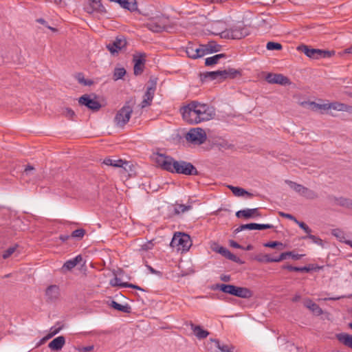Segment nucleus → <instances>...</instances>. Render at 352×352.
I'll use <instances>...</instances> for the list:
<instances>
[{
	"label": "nucleus",
	"mask_w": 352,
	"mask_h": 352,
	"mask_svg": "<svg viewBox=\"0 0 352 352\" xmlns=\"http://www.w3.org/2000/svg\"><path fill=\"white\" fill-rule=\"evenodd\" d=\"M180 112L184 120L190 124L208 121L215 116V111L212 107L195 100L182 107Z\"/></svg>",
	"instance_id": "1"
},
{
	"label": "nucleus",
	"mask_w": 352,
	"mask_h": 352,
	"mask_svg": "<svg viewBox=\"0 0 352 352\" xmlns=\"http://www.w3.org/2000/svg\"><path fill=\"white\" fill-rule=\"evenodd\" d=\"M155 162L162 169L172 173L185 175L199 174L196 167L192 163L184 160L177 161L165 154L157 153Z\"/></svg>",
	"instance_id": "2"
},
{
	"label": "nucleus",
	"mask_w": 352,
	"mask_h": 352,
	"mask_svg": "<svg viewBox=\"0 0 352 352\" xmlns=\"http://www.w3.org/2000/svg\"><path fill=\"white\" fill-rule=\"evenodd\" d=\"M240 72L233 68L228 69L217 70L214 72H207L200 74L201 80L205 82L207 80H217L222 81L227 78H234Z\"/></svg>",
	"instance_id": "3"
},
{
	"label": "nucleus",
	"mask_w": 352,
	"mask_h": 352,
	"mask_svg": "<svg viewBox=\"0 0 352 352\" xmlns=\"http://www.w3.org/2000/svg\"><path fill=\"white\" fill-rule=\"evenodd\" d=\"M185 140L187 143L193 146H199L205 143L207 134L205 130L200 127L191 128L186 134Z\"/></svg>",
	"instance_id": "4"
},
{
	"label": "nucleus",
	"mask_w": 352,
	"mask_h": 352,
	"mask_svg": "<svg viewBox=\"0 0 352 352\" xmlns=\"http://www.w3.org/2000/svg\"><path fill=\"white\" fill-rule=\"evenodd\" d=\"M250 34L248 28L244 25H236L221 33V37L231 39H241Z\"/></svg>",
	"instance_id": "5"
},
{
	"label": "nucleus",
	"mask_w": 352,
	"mask_h": 352,
	"mask_svg": "<svg viewBox=\"0 0 352 352\" xmlns=\"http://www.w3.org/2000/svg\"><path fill=\"white\" fill-rule=\"evenodd\" d=\"M297 50L303 52L307 56L315 59L331 57L335 53L333 51L310 48L306 45H299Z\"/></svg>",
	"instance_id": "6"
},
{
	"label": "nucleus",
	"mask_w": 352,
	"mask_h": 352,
	"mask_svg": "<svg viewBox=\"0 0 352 352\" xmlns=\"http://www.w3.org/2000/svg\"><path fill=\"white\" fill-rule=\"evenodd\" d=\"M157 80V78L153 76L150 78L146 86V90L143 96V100L140 104L141 108L143 109L151 105L156 91Z\"/></svg>",
	"instance_id": "7"
},
{
	"label": "nucleus",
	"mask_w": 352,
	"mask_h": 352,
	"mask_svg": "<svg viewBox=\"0 0 352 352\" xmlns=\"http://www.w3.org/2000/svg\"><path fill=\"white\" fill-rule=\"evenodd\" d=\"M170 245L177 247L178 250L187 251L192 245V241L188 234L179 232L173 237Z\"/></svg>",
	"instance_id": "8"
},
{
	"label": "nucleus",
	"mask_w": 352,
	"mask_h": 352,
	"mask_svg": "<svg viewBox=\"0 0 352 352\" xmlns=\"http://www.w3.org/2000/svg\"><path fill=\"white\" fill-rule=\"evenodd\" d=\"M133 112L132 107L126 102L116 113L114 122L117 126L123 127L129 120Z\"/></svg>",
	"instance_id": "9"
},
{
	"label": "nucleus",
	"mask_w": 352,
	"mask_h": 352,
	"mask_svg": "<svg viewBox=\"0 0 352 352\" xmlns=\"http://www.w3.org/2000/svg\"><path fill=\"white\" fill-rule=\"evenodd\" d=\"M78 102L80 104L84 105L94 111H97L101 108L100 103L96 99L91 98L88 94H85L80 97Z\"/></svg>",
	"instance_id": "10"
},
{
	"label": "nucleus",
	"mask_w": 352,
	"mask_h": 352,
	"mask_svg": "<svg viewBox=\"0 0 352 352\" xmlns=\"http://www.w3.org/2000/svg\"><path fill=\"white\" fill-rule=\"evenodd\" d=\"M126 41L124 36H117L114 41L107 45V48L112 54L118 53L126 45Z\"/></svg>",
	"instance_id": "11"
},
{
	"label": "nucleus",
	"mask_w": 352,
	"mask_h": 352,
	"mask_svg": "<svg viewBox=\"0 0 352 352\" xmlns=\"http://www.w3.org/2000/svg\"><path fill=\"white\" fill-rule=\"evenodd\" d=\"M265 80L270 84H278L280 85L291 84L290 80L287 76L280 74L269 73L267 74Z\"/></svg>",
	"instance_id": "12"
},
{
	"label": "nucleus",
	"mask_w": 352,
	"mask_h": 352,
	"mask_svg": "<svg viewBox=\"0 0 352 352\" xmlns=\"http://www.w3.org/2000/svg\"><path fill=\"white\" fill-rule=\"evenodd\" d=\"M45 300L47 302H54L60 296V289L56 285H51L45 289Z\"/></svg>",
	"instance_id": "13"
},
{
	"label": "nucleus",
	"mask_w": 352,
	"mask_h": 352,
	"mask_svg": "<svg viewBox=\"0 0 352 352\" xmlns=\"http://www.w3.org/2000/svg\"><path fill=\"white\" fill-rule=\"evenodd\" d=\"M274 226L272 224H259L256 223H250L248 224L241 225L239 227L236 228L234 231L235 234L241 232L244 230H265L273 228Z\"/></svg>",
	"instance_id": "14"
},
{
	"label": "nucleus",
	"mask_w": 352,
	"mask_h": 352,
	"mask_svg": "<svg viewBox=\"0 0 352 352\" xmlns=\"http://www.w3.org/2000/svg\"><path fill=\"white\" fill-rule=\"evenodd\" d=\"M145 57V54H140L138 56H133V72L135 76L140 75L144 72L146 62Z\"/></svg>",
	"instance_id": "15"
},
{
	"label": "nucleus",
	"mask_w": 352,
	"mask_h": 352,
	"mask_svg": "<svg viewBox=\"0 0 352 352\" xmlns=\"http://www.w3.org/2000/svg\"><path fill=\"white\" fill-rule=\"evenodd\" d=\"M261 216V214L259 212L258 208H247L239 210L236 212V217L237 218H244L246 219Z\"/></svg>",
	"instance_id": "16"
},
{
	"label": "nucleus",
	"mask_w": 352,
	"mask_h": 352,
	"mask_svg": "<svg viewBox=\"0 0 352 352\" xmlns=\"http://www.w3.org/2000/svg\"><path fill=\"white\" fill-rule=\"evenodd\" d=\"M103 164L107 166H111L116 168H123L126 170V166H129V162L121 159H111L105 158L103 161Z\"/></svg>",
	"instance_id": "17"
},
{
	"label": "nucleus",
	"mask_w": 352,
	"mask_h": 352,
	"mask_svg": "<svg viewBox=\"0 0 352 352\" xmlns=\"http://www.w3.org/2000/svg\"><path fill=\"white\" fill-rule=\"evenodd\" d=\"M232 296L242 298H249L252 296V292L247 287L234 285Z\"/></svg>",
	"instance_id": "18"
},
{
	"label": "nucleus",
	"mask_w": 352,
	"mask_h": 352,
	"mask_svg": "<svg viewBox=\"0 0 352 352\" xmlns=\"http://www.w3.org/2000/svg\"><path fill=\"white\" fill-rule=\"evenodd\" d=\"M65 344V338L64 336H60L52 340L49 343L48 347L52 351H58L62 349Z\"/></svg>",
	"instance_id": "19"
},
{
	"label": "nucleus",
	"mask_w": 352,
	"mask_h": 352,
	"mask_svg": "<svg viewBox=\"0 0 352 352\" xmlns=\"http://www.w3.org/2000/svg\"><path fill=\"white\" fill-rule=\"evenodd\" d=\"M82 261V256L79 254L72 259L67 261L62 267L63 272L70 271Z\"/></svg>",
	"instance_id": "20"
},
{
	"label": "nucleus",
	"mask_w": 352,
	"mask_h": 352,
	"mask_svg": "<svg viewBox=\"0 0 352 352\" xmlns=\"http://www.w3.org/2000/svg\"><path fill=\"white\" fill-rule=\"evenodd\" d=\"M329 199L333 201L336 204L351 209L352 206V200L345 197H336L334 196H330Z\"/></svg>",
	"instance_id": "21"
},
{
	"label": "nucleus",
	"mask_w": 352,
	"mask_h": 352,
	"mask_svg": "<svg viewBox=\"0 0 352 352\" xmlns=\"http://www.w3.org/2000/svg\"><path fill=\"white\" fill-rule=\"evenodd\" d=\"M336 337L340 343L352 349V335L346 333H337Z\"/></svg>",
	"instance_id": "22"
},
{
	"label": "nucleus",
	"mask_w": 352,
	"mask_h": 352,
	"mask_svg": "<svg viewBox=\"0 0 352 352\" xmlns=\"http://www.w3.org/2000/svg\"><path fill=\"white\" fill-rule=\"evenodd\" d=\"M331 109L352 113V107L339 102L330 103Z\"/></svg>",
	"instance_id": "23"
},
{
	"label": "nucleus",
	"mask_w": 352,
	"mask_h": 352,
	"mask_svg": "<svg viewBox=\"0 0 352 352\" xmlns=\"http://www.w3.org/2000/svg\"><path fill=\"white\" fill-rule=\"evenodd\" d=\"M305 306L316 316H320L322 314V309L318 304L314 302L311 300H307L305 302Z\"/></svg>",
	"instance_id": "24"
},
{
	"label": "nucleus",
	"mask_w": 352,
	"mask_h": 352,
	"mask_svg": "<svg viewBox=\"0 0 352 352\" xmlns=\"http://www.w3.org/2000/svg\"><path fill=\"white\" fill-rule=\"evenodd\" d=\"M109 305L114 309H116L123 313L130 314L131 312V307L129 304L123 305L119 304L115 300H111Z\"/></svg>",
	"instance_id": "25"
},
{
	"label": "nucleus",
	"mask_w": 352,
	"mask_h": 352,
	"mask_svg": "<svg viewBox=\"0 0 352 352\" xmlns=\"http://www.w3.org/2000/svg\"><path fill=\"white\" fill-rule=\"evenodd\" d=\"M233 285H226V284H220L217 283L212 286V289L213 290H219L223 293L228 294L232 295L234 290Z\"/></svg>",
	"instance_id": "26"
},
{
	"label": "nucleus",
	"mask_w": 352,
	"mask_h": 352,
	"mask_svg": "<svg viewBox=\"0 0 352 352\" xmlns=\"http://www.w3.org/2000/svg\"><path fill=\"white\" fill-rule=\"evenodd\" d=\"M191 329L193 331L195 335L198 339L206 338L209 335V332L208 331L203 329L199 325L191 324Z\"/></svg>",
	"instance_id": "27"
},
{
	"label": "nucleus",
	"mask_w": 352,
	"mask_h": 352,
	"mask_svg": "<svg viewBox=\"0 0 352 352\" xmlns=\"http://www.w3.org/2000/svg\"><path fill=\"white\" fill-rule=\"evenodd\" d=\"M119 4L123 8L131 12L135 11L138 9L137 2L135 0H121Z\"/></svg>",
	"instance_id": "28"
},
{
	"label": "nucleus",
	"mask_w": 352,
	"mask_h": 352,
	"mask_svg": "<svg viewBox=\"0 0 352 352\" xmlns=\"http://www.w3.org/2000/svg\"><path fill=\"white\" fill-rule=\"evenodd\" d=\"M90 6L91 7V8L89 9V8H87V11L88 12H91L93 10H96L99 12H102L105 10L104 7L103 6L100 0H90Z\"/></svg>",
	"instance_id": "29"
},
{
	"label": "nucleus",
	"mask_w": 352,
	"mask_h": 352,
	"mask_svg": "<svg viewBox=\"0 0 352 352\" xmlns=\"http://www.w3.org/2000/svg\"><path fill=\"white\" fill-rule=\"evenodd\" d=\"M211 341L214 342L216 347L222 352H234L235 347L233 345L221 344L217 339H211Z\"/></svg>",
	"instance_id": "30"
},
{
	"label": "nucleus",
	"mask_w": 352,
	"mask_h": 352,
	"mask_svg": "<svg viewBox=\"0 0 352 352\" xmlns=\"http://www.w3.org/2000/svg\"><path fill=\"white\" fill-rule=\"evenodd\" d=\"M232 192V193L237 197H241L245 195H248L249 197H252L253 195L248 191H246L245 189L240 188V187H235L233 186H228Z\"/></svg>",
	"instance_id": "31"
},
{
	"label": "nucleus",
	"mask_w": 352,
	"mask_h": 352,
	"mask_svg": "<svg viewBox=\"0 0 352 352\" xmlns=\"http://www.w3.org/2000/svg\"><path fill=\"white\" fill-rule=\"evenodd\" d=\"M226 56V55L225 54H219L213 56L206 58L205 60V65L206 66H211L215 65L219 62V60L221 58H225Z\"/></svg>",
	"instance_id": "32"
},
{
	"label": "nucleus",
	"mask_w": 352,
	"mask_h": 352,
	"mask_svg": "<svg viewBox=\"0 0 352 352\" xmlns=\"http://www.w3.org/2000/svg\"><path fill=\"white\" fill-rule=\"evenodd\" d=\"M207 52L208 54H212L214 52H217L220 51L221 46L219 44H217L215 41H209L207 44L205 45Z\"/></svg>",
	"instance_id": "33"
},
{
	"label": "nucleus",
	"mask_w": 352,
	"mask_h": 352,
	"mask_svg": "<svg viewBox=\"0 0 352 352\" xmlns=\"http://www.w3.org/2000/svg\"><path fill=\"white\" fill-rule=\"evenodd\" d=\"M192 206L190 205H184V204H176L174 206V210L173 213L174 214L178 215L181 213H184L189 210H190Z\"/></svg>",
	"instance_id": "34"
},
{
	"label": "nucleus",
	"mask_w": 352,
	"mask_h": 352,
	"mask_svg": "<svg viewBox=\"0 0 352 352\" xmlns=\"http://www.w3.org/2000/svg\"><path fill=\"white\" fill-rule=\"evenodd\" d=\"M301 195L308 199H315L318 197V195L317 192L305 186L302 190Z\"/></svg>",
	"instance_id": "35"
},
{
	"label": "nucleus",
	"mask_w": 352,
	"mask_h": 352,
	"mask_svg": "<svg viewBox=\"0 0 352 352\" xmlns=\"http://www.w3.org/2000/svg\"><path fill=\"white\" fill-rule=\"evenodd\" d=\"M146 26L153 32H160L164 30V27L162 25L154 21L148 22Z\"/></svg>",
	"instance_id": "36"
},
{
	"label": "nucleus",
	"mask_w": 352,
	"mask_h": 352,
	"mask_svg": "<svg viewBox=\"0 0 352 352\" xmlns=\"http://www.w3.org/2000/svg\"><path fill=\"white\" fill-rule=\"evenodd\" d=\"M321 267L314 264H309L304 267H296V272H310L311 271H317Z\"/></svg>",
	"instance_id": "37"
},
{
	"label": "nucleus",
	"mask_w": 352,
	"mask_h": 352,
	"mask_svg": "<svg viewBox=\"0 0 352 352\" xmlns=\"http://www.w3.org/2000/svg\"><path fill=\"white\" fill-rule=\"evenodd\" d=\"M285 182L289 184V186L294 189L296 192L299 193L300 195L302 192V190L305 188L304 186L297 184L294 182L286 180Z\"/></svg>",
	"instance_id": "38"
},
{
	"label": "nucleus",
	"mask_w": 352,
	"mask_h": 352,
	"mask_svg": "<svg viewBox=\"0 0 352 352\" xmlns=\"http://www.w3.org/2000/svg\"><path fill=\"white\" fill-rule=\"evenodd\" d=\"M196 48L197 46L193 44H190L186 47V52L189 58L196 59Z\"/></svg>",
	"instance_id": "39"
},
{
	"label": "nucleus",
	"mask_w": 352,
	"mask_h": 352,
	"mask_svg": "<svg viewBox=\"0 0 352 352\" xmlns=\"http://www.w3.org/2000/svg\"><path fill=\"white\" fill-rule=\"evenodd\" d=\"M126 74V70L124 67L116 68L113 72V79L118 80L122 78Z\"/></svg>",
	"instance_id": "40"
},
{
	"label": "nucleus",
	"mask_w": 352,
	"mask_h": 352,
	"mask_svg": "<svg viewBox=\"0 0 352 352\" xmlns=\"http://www.w3.org/2000/svg\"><path fill=\"white\" fill-rule=\"evenodd\" d=\"M256 261L262 263H272L276 262V257H272L270 254H265L262 256H257Z\"/></svg>",
	"instance_id": "41"
},
{
	"label": "nucleus",
	"mask_w": 352,
	"mask_h": 352,
	"mask_svg": "<svg viewBox=\"0 0 352 352\" xmlns=\"http://www.w3.org/2000/svg\"><path fill=\"white\" fill-rule=\"evenodd\" d=\"M213 251L221 254L226 257L228 250L223 246L219 245L217 243H214V246L212 247Z\"/></svg>",
	"instance_id": "42"
},
{
	"label": "nucleus",
	"mask_w": 352,
	"mask_h": 352,
	"mask_svg": "<svg viewBox=\"0 0 352 352\" xmlns=\"http://www.w3.org/2000/svg\"><path fill=\"white\" fill-rule=\"evenodd\" d=\"M302 239H309L312 241L313 243H314L318 245H320V246L323 245L322 240L320 238H319L318 236L313 235L311 233L309 234H307L305 236H302Z\"/></svg>",
	"instance_id": "43"
},
{
	"label": "nucleus",
	"mask_w": 352,
	"mask_h": 352,
	"mask_svg": "<svg viewBox=\"0 0 352 352\" xmlns=\"http://www.w3.org/2000/svg\"><path fill=\"white\" fill-rule=\"evenodd\" d=\"M196 58H201L206 54H208L207 49L205 45H199V47L196 48Z\"/></svg>",
	"instance_id": "44"
},
{
	"label": "nucleus",
	"mask_w": 352,
	"mask_h": 352,
	"mask_svg": "<svg viewBox=\"0 0 352 352\" xmlns=\"http://www.w3.org/2000/svg\"><path fill=\"white\" fill-rule=\"evenodd\" d=\"M266 48L268 50H282L283 46L279 43L270 41L267 43Z\"/></svg>",
	"instance_id": "45"
},
{
	"label": "nucleus",
	"mask_w": 352,
	"mask_h": 352,
	"mask_svg": "<svg viewBox=\"0 0 352 352\" xmlns=\"http://www.w3.org/2000/svg\"><path fill=\"white\" fill-rule=\"evenodd\" d=\"M265 247L271 248H278L279 250H282L284 248L283 244L281 242L278 241H270L266 243L264 245Z\"/></svg>",
	"instance_id": "46"
},
{
	"label": "nucleus",
	"mask_w": 352,
	"mask_h": 352,
	"mask_svg": "<svg viewBox=\"0 0 352 352\" xmlns=\"http://www.w3.org/2000/svg\"><path fill=\"white\" fill-rule=\"evenodd\" d=\"M76 79L78 82L84 85H91L93 84V81L91 80H86L84 78V76L82 73H78L76 76Z\"/></svg>",
	"instance_id": "47"
},
{
	"label": "nucleus",
	"mask_w": 352,
	"mask_h": 352,
	"mask_svg": "<svg viewBox=\"0 0 352 352\" xmlns=\"http://www.w3.org/2000/svg\"><path fill=\"white\" fill-rule=\"evenodd\" d=\"M85 234V230L82 228L76 229L74 230L71 234L73 238H77L78 239H82Z\"/></svg>",
	"instance_id": "48"
},
{
	"label": "nucleus",
	"mask_w": 352,
	"mask_h": 352,
	"mask_svg": "<svg viewBox=\"0 0 352 352\" xmlns=\"http://www.w3.org/2000/svg\"><path fill=\"white\" fill-rule=\"evenodd\" d=\"M17 246V245H15L14 246L10 247L5 250L2 254L3 258L6 259L9 258L15 252Z\"/></svg>",
	"instance_id": "49"
},
{
	"label": "nucleus",
	"mask_w": 352,
	"mask_h": 352,
	"mask_svg": "<svg viewBox=\"0 0 352 352\" xmlns=\"http://www.w3.org/2000/svg\"><path fill=\"white\" fill-rule=\"evenodd\" d=\"M225 258L232 261H234L236 263L242 264L243 263L238 256L232 254L230 250H228V252H227V254Z\"/></svg>",
	"instance_id": "50"
},
{
	"label": "nucleus",
	"mask_w": 352,
	"mask_h": 352,
	"mask_svg": "<svg viewBox=\"0 0 352 352\" xmlns=\"http://www.w3.org/2000/svg\"><path fill=\"white\" fill-rule=\"evenodd\" d=\"M63 115L69 120H73L76 116L75 112L71 108H65L63 111Z\"/></svg>",
	"instance_id": "51"
},
{
	"label": "nucleus",
	"mask_w": 352,
	"mask_h": 352,
	"mask_svg": "<svg viewBox=\"0 0 352 352\" xmlns=\"http://www.w3.org/2000/svg\"><path fill=\"white\" fill-rule=\"evenodd\" d=\"M295 223L298 225V226L302 229L307 234H309L311 232V228L304 222L299 221L296 219Z\"/></svg>",
	"instance_id": "52"
},
{
	"label": "nucleus",
	"mask_w": 352,
	"mask_h": 352,
	"mask_svg": "<svg viewBox=\"0 0 352 352\" xmlns=\"http://www.w3.org/2000/svg\"><path fill=\"white\" fill-rule=\"evenodd\" d=\"M34 170V168L33 166L28 164L24 169L23 173V176H30L33 175V171Z\"/></svg>",
	"instance_id": "53"
},
{
	"label": "nucleus",
	"mask_w": 352,
	"mask_h": 352,
	"mask_svg": "<svg viewBox=\"0 0 352 352\" xmlns=\"http://www.w3.org/2000/svg\"><path fill=\"white\" fill-rule=\"evenodd\" d=\"M292 251L283 252L280 254L279 256H276V262H280L283 260H285L287 258V256H289V255H292Z\"/></svg>",
	"instance_id": "54"
},
{
	"label": "nucleus",
	"mask_w": 352,
	"mask_h": 352,
	"mask_svg": "<svg viewBox=\"0 0 352 352\" xmlns=\"http://www.w3.org/2000/svg\"><path fill=\"white\" fill-rule=\"evenodd\" d=\"M63 328V325H59L58 327H52L50 329V333L54 337L55 335L58 334Z\"/></svg>",
	"instance_id": "55"
},
{
	"label": "nucleus",
	"mask_w": 352,
	"mask_h": 352,
	"mask_svg": "<svg viewBox=\"0 0 352 352\" xmlns=\"http://www.w3.org/2000/svg\"><path fill=\"white\" fill-rule=\"evenodd\" d=\"M122 287H129V288H133L141 291H144V289H142L138 285H133L132 283H125L122 284Z\"/></svg>",
	"instance_id": "56"
},
{
	"label": "nucleus",
	"mask_w": 352,
	"mask_h": 352,
	"mask_svg": "<svg viewBox=\"0 0 352 352\" xmlns=\"http://www.w3.org/2000/svg\"><path fill=\"white\" fill-rule=\"evenodd\" d=\"M278 214H279V215L280 217H283L287 218L288 219L292 220L294 222L296 221V218L294 216H293L292 214H291L285 213L283 212H279Z\"/></svg>",
	"instance_id": "57"
},
{
	"label": "nucleus",
	"mask_w": 352,
	"mask_h": 352,
	"mask_svg": "<svg viewBox=\"0 0 352 352\" xmlns=\"http://www.w3.org/2000/svg\"><path fill=\"white\" fill-rule=\"evenodd\" d=\"M229 245L232 247V248H238V249H242L243 248V247L242 245H241L240 244H239L237 242H236L234 240H230L229 241Z\"/></svg>",
	"instance_id": "58"
},
{
	"label": "nucleus",
	"mask_w": 352,
	"mask_h": 352,
	"mask_svg": "<svg viewBox=\"0 0 352 352\" xmlns=\"http://www.w3.org/2000/svg\"><path fill=\"white\" fill-rule=\"evenodd\" d=\"M332 234L337 238H341L343 235V232L339 229H334L332 230Z\"/></svg>",
	"instance_id": "59"
},
{
	"label": "nucleus",
	"mask_w": 352,
	"mask_h": 352,
	"mask_svg": "<svg viewBox=\"0 0 352 352\" xmlns=\"http://www.w3.org/2000/svg\"><path fill=\"white\" fill-rule=\"evenodd\" d=\"M309 106L313 111H318L319 110L320 104L316 103V102H310Z\"/></svg>",
	"instance_id": "60"
},
{
	"label": "nucleus",
	"mask_w": 352,
	"mask_h": 352,
	"mask_svg": "<svg viewBox=\"0 0 352 352\" xmlns=\"http://www.w3.org/2000/svg\"><path fill=\"white\" fill-rule=\"evenodd\" d=\"M94 348V345L83 346V347H82L80 349V351H82V352H89V351H93Z\"/></svg>",
	"instance_id": "61"
},
{
	"label": "nucleus",
	"mask_w": 352,
	"mask_h": 352,
	"mask_svg": "<svg viewBox=\"0 0 352 352\" xmlns=\"http://www.w3.org/2000/svg\"><path fill=\"white\" fill-rule=\"evenodd\" d=\"M152 246H153V244L151 243V242H148V243H144V245H142L141 247V249L142 250H148L151 249Z\"/></svg>",
	"instance_id": "62"
},
{
	"label": "nucleus",
	"mask_w": 352,
	"mask_h": 352,
	"mask_svg": "<svg viewBox=\"0 0 352 352\" xmlns=\"http://www.w3.org/2000/svg\"><path fill=\"white\" fill-rule=\"evenodd\" d=\"M319 109H322V110L331 109L330 103L320 104Z\"/></svg>",
	"instance_id": "63"
},
{
	"label": "nucleus",
	"mask_w": 352,
	"mask_h": 352,
	"mask_svg": "<svg viewBox=\"0 0 352 352\" xmlns=\"http://www.w3.org/2000/svg\"><path fill=\"white\" fill-rule=\"evenodd\" d=\"M283 269L287 270L289 271H294L296 272V267L292 266L291 265H285L282 266Z\"/></svg>",
	"instance_id": "64"
}]
</instances>
